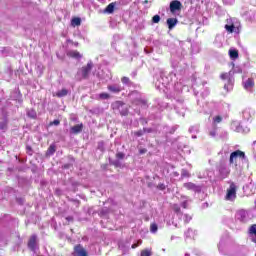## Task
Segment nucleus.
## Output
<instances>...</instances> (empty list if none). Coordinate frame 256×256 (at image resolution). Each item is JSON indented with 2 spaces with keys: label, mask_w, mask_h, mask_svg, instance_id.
<instances>
[{
  "label": "nucleus",
  "mask_w": 256,
  "mask_h": 256,
  "mask_svg": "<svg viewBox=\"0 0 256 256\" xmlns=\"http://www.w3.org/2000/svg\"><path fill=\"white\" fill-rule=\"evenodd\" d=\"M237 198V186H235V184H231L229 189L227 190L226 193V201H235V199Z\"/></svg>",
  "instance_id": "obj_1"
},
{
  "label": "nucleus",
  "mask_w": 256,
  "mask_h": 256,
  "mask_svg": "<svg viewBox=\"0 0 256 256\" xmlns=\"http://www.w3.org/2000/svg\"><path fill=\"white\" fill-rule=\"evenodd\" d=\"M245 157V153L241 152V150H237L232 152L230 155V163H237L238 159H243Z\"/></svg>",
  "instance_id": "obj_2"
},
{
  "label": "nucleus",
  "mask_w": 256,
  "mask_h": 256,
  "mask_svg": "<svg viewBox=\"0 0 256 256\" xmlns=\"http://www.w3.org/2000/svg\"><path fill=\"white\" fill-rule=\"evenodd\" d=\"M91 69H93V62H89L86 66L82 67L79 73L85 78L91 73Z\"/></svg>",
  "instance_id": "obj_3"
},
{
  "label": "nucleus",
  "mask_w": 256,
  "mask_h": 256,
  "mask_svg": "<svg viewBox=\"0 0 256 256\" xmlns=\"http://www.w3.org/2000/svg\"><path fill=\"white\" fill-rule=\"evenodd\" d=\"M218 171L223 179H225V177H227V175L231 173V170H229V168H227V165L225 164H220Z\"/></svg>",
  "instance_id": "obj_4"
},
{
  "label": "nucleus",
  "mask_w": 256,
  "mask_h": 256,
  "mask_svg": "<svg viewBox=\"0 0 256 256\" xmlns=\"http://www.w3.org/2000/svg\"><path fill=\"white\" fill-rule=\"evenodd\" d=\"M182 4L179 1H172L170 3V11L171 13H175V11H181Z\"/></svg>",
  "instance_id": "obj_5"
},
{
  "label": "nucleus",
  "mask_w": 256,
  "mask_h": 256,
  "mask_svg": "<svg viewBox=\"0 0 256 256\" xmlns=\"http://www.w3.org/2000/svg\"><path fill=\"white\" fill-rule=\"evenodd\" d=\"M28 247L32 251H35V249H37V236L33 235L32 237H30V240L28 242Z\"/></svg>",
  "instance_id": "obj_6"
},
{
  "label": "nucleus",
  "mask_w": 256,
  "mask_h": 256,
  "mask_svg": "<svg viewBox=\"0 0 256 256\" xmlns=\"http://www.w3.org/2000/svg\"><path fill=\"white\" fill-rule=\"evenodd\" d=\"M74 256H87V251H85V248H82L81 246H76L74 248Z\"/></svg>",
  "instance_id": "obj_7"
},
{
  "label": "nucleus",
  "mask_w": 256,
  "mask_h": 256,
  "mask_svg": "<svg viewBox=\"0 0 256 256\" xmlns=\"http://www.w3.org/2000/svg\"><path fill=\"white\" fill-rule=\"evenodd\" d=\"M67 55L72 59H81V57H83V55H81V53H79L77 50L69 51Z\"/></svg>",
  "instance_id": "obj_8"
},
{
  "label": "nucleus",
  "mask_w": 256,
  "mask_h": 256,
  "mask_svg": "<svg viewBox=\"0 0 256 256\" xmlns=\"http://www.w3.org/2000/svg\"><path fill=\"white\" fill-rule=\"evenodd\" d=\"M185 189H187L188 191H199V187H197V185L188 182L184 184Z\"/></svg>",
  "instance_id": "obj_9"
},
{
  "label": "nucleus",
  "mask_w": 256,
  "mask_h": 256,
  "mask_svg": "<svg viewBox=\"0 0 256 256\" xmlns=\"http://www.w3.org/2000/svg\"><path fill=\"white\" fill-rule=\"evenodd\" d=\"M70 131L75 135H77V133H81V131H83V124H77L73 126Z\"/></svg>",
  "instance_id": "obj_10"
},
{
  "label": "nucleus",
  "mask_w": 256,
  "mask_h": 256,
  "mask_svg": "<svg viewBox=\"0 0 256 256\" xmlns=\"http://www.w3.org/2000/svg\"><path fill=\"white\" fill-rule=\"evenodd\" d=\"M179 21L177 20V18H169L167 19V25H168V29H173V27H175V25H177Z\"/></svg>",
  "instance_id": "obj_11"
},
{
  "label": "nucleus",
  "mask_w": 256,
  "mask_h": 256,
  "mask_svg": "<svg viewBox=\"0 0 256 256\" xmlns=\"http://www.w3.org/2000/svg\"><path fill=\"white\" fill-rule=\"evenodd\" d=\"M67 93H69V91H67V89H62V90H59L58 92H54L53 93V97H66Z\"/></svg>",
  "instance_id": "obj_12"
},
{
  "label": "nucleus",
  "mask_w": 256,
  "mask_h": 256,
  "mask_svg": "<svg viewBox=\"0 0 256 256\" xmlns=\"http://www.w3.org/2000/svg\"><path fill=\"white\" fill-rule=\"evenodd\" d=\"M108 90H110L111 93H120L121 86H119V85H109Z\"/></svg>",
  "instance_id": "obj_13"
},
{
  "label": "nucleus",
  "mask_w": 256,
  "mask_h": 256,
  "mask_svg": "<svg viewBox=\"0 0 256 256\" xmlns=\"http://www.w3.org/2000/svg\"><path fill=\"white\" fill-rule=\"evenodd\" d=\"M195 231L192 230V229H188L186 232H185V236L187 239H195Z\"/></svg>",
  "instance_id": "obj_14"
},
{
  "label": "nucleus",
  "mask_w": 256,
  "mask_h": 256,
  "mask_svg": "<svg viewBox=\"0 0 256 256\" xmlns=\"http://www.w3.org/2000/svg\"><path fill=\"white\" fill-rule=\"evenodd\" d=\"M249 233L252 236H255V238L253 239L254 243H256V224L252 225L249 229Z\"/></svg>",
  "instance_id": "obj_15"
},
{
  "label": "nucleus",
  "mask_w": 256,
  "mask_h": 256,
  "mask_svg": "<svg viewBox=\"0 0 256 256\" xmlns=\"http://www.w3.org/2000/svg\"><path fill=\"white\" fill-rule=\"evenodd\" d=\"M113 11H115V3H110L105 9V13H113Z\"/></svg>",
  "instance_id": "obj_16"
},
{
  "label": "nucleus",
  "mask_w": 256,
  "mask_h": 256,
  "mask_svg": "<svg viewBox=\"0 0 256 256\" xmlns=\"http://www.w3.org/2000/svg\"><path fill=\"white\" fill-rule=\"evenodd\" d=\"M71 25L72 27H79V25H81V18H73Z\"/></svg>",
  "instance_id": "obj_17"
},
{
  "label": "nucleus",
  "mask_w": 256,
  "mask_h": 256,
  "mask_svg": "<svg viewBox=\"0 0 256 256\" xmlns=\"http://www.w3.org/2000/svg\"><path fill=\"white\" fill-rule=\"evenodd\" d=\"M229 55L231 59H237V57H239V52L237 50L231 49L229 50Z\"/></svg>",
  "instance_id": "obj_18"
},
{
  "label": "nucleus",
  "mask_w": 256,
  "mask_h": 256,
  "mask_svg": "<svg viewBox=\"0 0 256 256\" xmlns=\"http://www.w3.org/2000/svg\"><path fill=\"white\" fill-rule=\"evenodd\" d=\"M223 121V118L221 116H214L213 117V125H217Z\"/></svg>",
  "instance_id": "obj_19"
},
{
  "label": "nucleus",
  "mask_w": 256,
  "mask_h": 256,
  "mask_svg": "<svg viewBox=\"0 0 256 256\" xmlns=\"http://www.w3.org/2000/svg\"><path fill=\"white\" fill-rule=\"evenodd\" d=\"M245 89H251L253 87V80L248 79L244 84Z\"/></svg>",
  "instance_id": "obj_20"
},
{
  "label": "nucleus",
  "mask_w": 256,
  "mask_h": 256,
  "mask_svg": "<svg viewBox=\"0 0 256 256\" xmlns=\"http://www.w3.org/2000/svg\"><path fill=\"white\" fill-rule=\"evenodd\" d=\"M151 255H152V252L149 249L142 250L140 254V256H151Z\"/></svg>",
  "instance_id": "obj_21"
},
{
  "label": "nucleus",
  "mask_w": 256,
  "mask_h": 256,
  "mask_svg": "<svg viewBox=\"0 0 256 256\" xmlns=\"http://www.w3.org/2000/svg\"><path fill=\"white\" fill-rule=\"evenodd\" d=\"M225 29H226V31H228V33H233L235 26L234 25H225Z\"/></svg>",
  "instance_id": "obj_22"
},
{
  "label": "nucleus",
  "mask_w": 256,
  "mask_h": 256,
  "mask_svg": "<svg viewBox=\"0 0 256 256\" xmlns=\"http://www.w3.org/2000/svg\"><path fill=\"white\" fill-rule=\"evenodd\" d=\"M53 153H55V146L51 145L48 148L47 155H53Z\"/></svg>",
  "instance_id": "obj_23"
},
{
  "label": "nucleus",
  "mask_w": 256,
  "mask_h": 256,
  "mask_svg": "<svg viewBox=\"0 0 256 256\" xmlns=\"http://www.w3.org/2000/svg\"><path fill=\"white\" fill-rule=\"evenodd\" d=\"M159 21H161V16L159 15L153 16L152 23H159Z\"/></svg>",
  "instance_id": "obj_24"
},
{
  "label": "nucleus",
  "mask_w": 256,
  "mask_h": 256,
  "mask_svg": "<svg viewBox=\"0 0 256 256\" xmlns=\"http://www.w3.org/2000/svg\"><path fill=\"white\" fill-rule=\"evenodd\" d=\"M157 229H158L157 224H151L150 226L151 233H157Z\"/></svg>",
  "instance_id": "obj_25"
},
{
  "label": "nucleus",
  "mask_w": 256,
  "mask_h": 256,
  "mask_svg": "<svg viewBox=\"0 0 256 256\" xmlns=\"http://www.w3.org/2000/svg\"><path fill=\"white\" fill-rule=\"evenodd\" d=\"M229 77H231V72L224 73V74L221 75V79H229Z\"/></svg>",
  "instance_id": "obj_26"
},
{
  "label": "nucleus",
  "mask_w": 256,
  "mask_h": 256,
  "mask_svg": "<svg viewBox=\"0 0 256 256\" xmlns=\"http://www.w3.org/2000/svg\"><path fill=\"white\" fill-rule=\"evenodd\" d=\"M99 97H100V99H109V94H107V93H101V94L99 95Z\"/></svg>",
  "instance_id": "obj_27"
},
{
  "label": "nucleus",
  "mask_w": 256,
  "mask_h": 256,
  "mask_svg": "<svg viewBox=\"0 0 256 256\" xmlns=\"http://www.w3.org/2000/svg\"><path fill=\"white\" fill-rule=\"evenodd\" d=\"M121 81H122V83H123L124 85H129V78L123 77V78L121 79Z\"/></svg>",
  "instance_id": "obj_28"
},
{
  "label": "nucleus",
  "mask_w": 256,
  "mask_h": 256,
  "mask_svg": "<svg viewBox=\"0 0 256 256\" xmlns=\"http://www.w3.org/2000/svg\"><path fill=\"white\" fill-rule=\"evenodd\" d=\"M116 157H117V159H124L125 158V154L119 152V153L116 154Z\"/></svg>",
  "instance_id": "obj_29"
},
{
  "label": "nucleus",
  "mask_w": 256,
  "mask_h": 256,
  "mask_svg": "<svg viewBox=\"0 0 256 256\" xmlns=\"http://www.w3.org/2000/svg\"><path fill=\"white\" fill-rule=\"evenodd\" d=\"M143 133H145V131L140 130L138 132H135V135H137V137H141V135H143Z\"/></svg>",
  "instance_id": "obj_30"
},
{
  "label": "nucleus",
  "mask_w": 256,
  "mask_h": 256,
  "mask_svg": "<svg viewBox=\"0 0 256 256\" xmlns=\"http://www.w3.org/2000/svg\"><path fill=\"white\" fill-rule=\"evenodd\" d=\"M59 120H54L53 122H51V125H59Z\"/></svg>",
  "instance_id": "obj_31"
},
{
  "label": "nucleus",
  "mask_w": 256,
  "mask_h": 256,
  "mask_svg": "<svg viewBox=\"0 0 256 256\" xmlns=\"http://www.w3.org/2000/svg\"><path fill=\"white\" fill-rule=\"evenodd\" d=\"M138 246H139V245H137V244H133V245H132V249H137Z\"/></svg>",
  "instance_id": "obj_32"
},
{
  "label": "nucleus",
  "mask_w": 256,
  "mask_h": 256,
  "mask_svg": "<svg viewBox=\"0 0 256 256\" xmlns=\"http://www.w3.org/2000/svg\"><path fill=\"white\" fill-rule=\"evenodd\" d=\"M182 207H183L184 209H187V205H186L185 202L182 204Z\"/></svg>",
  "instance_id": "obj_33"
},
{
  "label": "nucleus",
  "mask_w": 256,
  "mask_h": 256,
  "mask_svg": "<svg viewBox=\"0 0 256 256\" xmlns=\"http://www.w3.org/2000/svg\"><path fill=\"white\" fill-rule=\"evenodd\" d=\"M160 189H165V185H160Z\"/></svg>",
  "instance_id": "obj_34"
},
{
  "label": "nucleus",
  "mask_w": 256,
  "mask_h": 256,
  "mask_svg": "<svg viewBox=\"0 0 256 256\" xmlns=\"http://www.w3.org/2000/svg\"><path fill=\"white\" fill-rule=\"evenodd\" d=\"M146 152V150H141V152L140 153H145Z\"/></svg>",
  "instance_id": "obj_35"
},
{
  "label": "nucleus",
  "mask_w": 256,
  "mask_h": 256,
  "mask_svg": "<svg viewBox=\"0 0 256 256\" xmlns=\"http://www.w3.org/2000/svg\"><path fill=\"white\" fill-rule=\"evenodd\" d=\"M224 89H227V85L224 86Z\"/></svg>",
  "instance_id": "obj_36"
}]
</instances>
